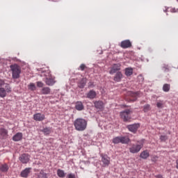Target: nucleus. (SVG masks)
<instances>
[{"label": "nucleus", "mask_w": 178, "mask_h": 178, "mask_svg": "<svg viewBox=\"0 0 178 178\" xmlns=\"http://www.w3.org/2000/svg\"><path fill=\"white\" fill-rule=\"evenodd\" d=\"M12 92V88L10 85L6 83L4 80L0 79V97L1 98H5L7 94Z\"/></svg>", "instance_id": "obj_1"}, {"label": "nucleus", "mask_w": 178, "mask_h": 178, "mask_svg": "<svg viewBox=\"0 0 178 178\" xmlns=\"http://www.w3.org/2000/svg\"><path fill=\"white\" fill-rule=\"evenodd\" d=\"M74 126L77 131H84L87 129V120L84 118H77L74 122Z\"/></svg>", "instance_id": "obj_2"}, {"label": "nucleus", "mask_w": 178, "mask_h": 178, "mask_svg": "<svg viewBox=\"0 0 178 178\" xmlns=\"http://www.w3.org/2000/svg\"><path fill=\"white\" fill-rule=\"evenodd\" d=\"M10 69L12 72V77L14 79L20 78V73H22V68L17 64L10 65Z\"/></svg>", "instance_id": "obj_3"}, {"label": "nucleus", "mask_w": 178, "mask_h": 178, "mask_svg": "<svg viewBox=\"0 0 178 178\" xmlns=\"http://www.w3.org/2000/svg\"><path fill=\"white\" fill-rule=\"evenodd\" d=\"M130 113H133V111L130 109H127L120 113V116L123 119L124 122H129L131 118L130 117Z\"/></svg>", "instance_id": "obj_4"}, {"label": "nucleus", "mask_w": 178, "mask_h": 178, "mask_svg": "<svg viewBox=\"0 0 178 178\" xmlns=\"http://www.w3.org/2000/svg\"><path fill=\"white\" fill-rule=\"evenodd\" d=\"M144 145L143 144L140 145H132L131 147H129V152L131 154H137L141 151V148H143Z\"/></svg>", "instance_id": "obj_5"}, {"label": "nucleus", "mask_w": 178, "mask_h": 178, "mask_svg": "<svg viewBox=\"0 0 178 178\" xmlns=\"http://www.w3.org/2000/svg\"><path fill=\"white\" fill-rule=\"evenodd\" d=\"M102 162L103 163L104 168L109 166L111 164V158L106 154H101Z\"/></svg>", "instance_id": "obj_6"}, {"label": "nucleus", "mask_w": 178, "mask_h": 178, "mask_svg": "<svg viewBox=\"0 0 178 178\" xmlns=\"http://www.w3.org/2000/svg\"><path fill=\"white\" fill-rule=\"evenodd\" d=\"M127 129L131 133L136 134L137 133V130L140 129V124H129L127 126Z\"/></svg>", "instance_id": "obj_7"}, {"label": "nucleus", "mask_w": 178, "mask_h": 178, "mask_svg": "<svg viewBox=\"0 0 178 178\" xmlns=\"http://www.w3.org/2000/svg\"><path fill=\"white\" fill-rule=\"evenodd\" d=\"M127 95L130 96V99H129L130 102H134V101H137V97L140 95V92H128Z\"/></svg>", "instance_id": "obj_8"}, {"label": "nucleus", "mask_w": 178, "mask_h": 178, "mask_svg": "<svg viewBox=\"0 0 178 178\" xmlns=\"http://www.w3.org/2000/svg\"><path fill=\"white\" fill-rule=\"evenodd\" d=\"M122 65L120 64H114L111 67V70L109 71L110 74H115V73H118V72H120V67Z\"/></svg>", "instance_id": "obj_9"}, {"label": "nucleus", "mask_w": 178, "mask_h": 178, "mask_svg": "<svg viewBox=\"0 0 178 178\" xmlns=\"http://www.w3.org/2000/svg\"><path fill=\"white\" fill-rule=\"evenodd\" d=\"M120 46L123 49H127V48H131V42H130L129 40H123L121 42Z\"/></svg>", "instance_id": "obj_10"}, {"label": "nucleus", "mask_w": 178, "mask_h": 178, "mask_svg": "<svg viewBox=\"0 0 178 178\" xmlns=\"http://www.w3.org/2000/svg\"><path fill=\"white\" fill-rule=\"evenodd\" d=\"M19 159L22 163H29V161H30V155L23 154L19 157Z\"/></svg>", "instance_id": "obj_11"}, {"label": "nucleus", "mask_w": 178, "mask_h": 178, "mask_svg": "<svg viewBox=\"0 0 178 178\" xmlns=\"http://www.w3.org/2000/svg\"><path fill=\"white\" fill-rule=\"evenodd\" d=\"M33 119L36 122H42V120H45V115L40 113H35L33 115Z\"/></svg>", "instance_id": "obj_12"}, {"label": "nucleus", "mask_w": 178, "mask_h": 178, "mask_svg": "<svg viewBox=\"0 0 178 178\" xmlns=\"http://www.w3.org/2000/svg\"><path fill=\"white\" fill-rule=\"evenodd\" d=\"M0 138L1 140H6L8 138V131L5 128H0Z\"/></svg>", "instance_id": "obj_13"}, {"label": "nucleus", "mask_w": 178, "mask_h": 178, "mask_svg": "<svg viewBox=\"0 0 178 178\" xmlns=\"http://www.w3.org/2000/svg\"><path fill=\"white\" fill-rule=\"evenodd\" d=\"M30 172H31V168H26L24 170L21 172V177L27 178L29 177V175H30Z\"/></svg>", "instance_id": "obj_14"}, {"label": "nucleus", "mask_w": 178, "mask_h": 178, "mask_svg": "<svg viewBox=\"0 0 178 178\" xmlns=\"http://www.w3.org/2000/svg\"><path fill=\"white\" fill-rule=\"evenodd\" d=\"M122 79H123V74H122V72H118L114 76L113 80L114 81L119 83L120 81H122Z\"/></svg>", "instance_id": "obj_15"}, {"label": "nucleus", "mask_w": 178, "mask_h": 178, "mask_svg": "<svg viewBox=\"0 0 178 178\" xmlns=\"http://www.w3.org/2000/svg\"><path fill=\"white\" fill-rule=\"evenodd\" d=\"M94 105L97 109H99L101 111H104V102L101 101L95 102Z\"/></svg>", "instance_id": "obj_16"}, {"label": "nucleus", "mask_w": 178, "mask_h": 178, "mask_svg": "<svg viewBox=\"0 0 178 178\" xmlns=\"http://www.w3.org/2000/svg\"><path fill=\"white\" fill-rule=\"evenodd\" d=\"M97 97V92L91 90H90L87 94V98H89V99H94Z\"/></svg>", "instance_id": "obj_17"}, {"label": "nucleus", "mask_w": 178, "mask_h": 178, "mask_svg": "<svg viewBox=\"0 0 178 178\" xmlns=\"http://www.w3.org/2000/svg\"><path fill=\"white\" fill-rule=\"evenodd\" d=\"M41 94L43 95H48L51 94V88L49 87H43L40 90Z\"/></svg>", "instance_id": "obj_18"}, {"label": "nucleus", "mask_w": 178, "mask_h": 178, "mask_svg": "<svg viewBox=\"0 0 178 178\" xmlns=\"http://www.w3.org/2000/svg\"><path fill=\"white\" fill-rule=\"evenodd\" d=\"M22 138H23V134L19 132L17 133L13 137V141H20V140H22Z\"/></svg>", "instance_id": "obj_19"}, {"label": "nucleus", "mask_w": 178, "mask_h": 178, "mask_svg": "<svg viewBox=\"0 0 178 178\" xmlns=\"http://www.w3.org/2000/svg\"><path fill=\"white\" fill-rule=\"evenodd\" d=\"M149 156V152L148 150H144L140 154V158H142V159H147Z\"/></svg>", "instance_id": "obj_20"}, {"label": "nucleus", "mask_w": 178, "mask_h": 178, "mask_svg": "<svg viewBox=\"0 0 178 178\" xmlns=\"http://www.w3.org/2000/svg\"><path fill=\"white\" fill-rule=\"evenodd\" d=\"M45 83L47 86H54L56 81L54 78H46Z\"/></svg>", "instance_id": "obj_21"}, {"label": "nucleus", "mask_w": 178, "mask_h": 178, "mask_svg": "<svg viewBox=\"0 0 178 178\" xmlns=\"http://www.w3.org/2000/svg\"><path fill=\"white\" fill-rule=\"evenodd\" d=\"M86 84H87V78H83L78 83V87L79 88H83V87H86Z\"/></svg>", "instance_id": "obj_22"}, {"label": "nucleus", "mask_w": 178, "mask_h": 178, "mask_svg": "<svg viewBox=\"0 0 178 178\" xmlns=\"http://www.w3.org/2000/svg\"><path fill=\"white\" fill-rule=\"evenodd\" d=\"M75 108L76 111H83V109H84V105H83V102H77L75 104Z\"/></svg>", "instance_id": "obj_23"}, {"label": "nucleus", "mask_w": 178, "mask_h": 178, "mask_svg": "<svg viewBox=\"0 0 178 178\" xmlns=\"http://www.w3.org/2000/svg\"><path fill=\"white\" fill-rule=\"evenodd\" d=\"M0 170L3 172H6L9 170V165L8 164L4 163L0 165Z\"/></svg>", "instance_id": "obj_24"}, {"label": "nucleus", "mask_w": 178, "mask_h": 178, "mask_svg": "<svg viewBox=\"0 0 178 178\" xmlns=\"http://www.w3.org/2000/svg\"><path fill=\"white\" fill-rule=\"evenodd\" d=\"M130 141V138L127 136H120V143L121 144H128Z\"/></svg>", "instance_id": "obj_25"}, {"label": "nucleus", "mask_w": 178, "mask_h": 178, "mask_svg": "<svg viewBox=\"0 0 178 178\" xmlns=\"http://www.w3.org/2000/svg\"><path fill=\"white\" fill-rule=\"evenodd\" d=\"M133 74V68L131 67H127L125 68V76H127V77L131 76Z\"/></svg>", "instance_id": "obj_26"}, {"label": "nucleus", "mask_w": 178, "mask_h": 178, "mask_svg": "<svg viewBox=\"0 0 178 178\" xmlns=\"http://www.w3.org/2000/svg\"><path fill=\"white\" fill-rule=\"evenodd\" d=\"M163 91H164V92H169V91H170V84L165 83L163 86Z\"/></svg>", "instance_id": "obj_27"}, {"label": "nucleus", "mask_w": 178, "mask_h": 178, "mask_svg": "<svg viewBox=\"0 0 178 178\" xmlns=\"http://www.w3.org/2000/svg\"><path fill=\"white\" fill-rule=\"evenodd\" d=\"M165 105V102L163 100H159L156 103V106L159 108L162 109L163 108V106Z\"/></svg>", "instance_id": "obj_28"}, {"label": "nucleus", "mask_w": 178, "mask_h": 178, "mask_svg": "<svg viewBox=\"0 0 178 178\" xmlns=\"http://www.w3.org/2000/svg\"><path fill=\"white\" fill-rule=\"evenodd\" d=\"M57 175L58 177L63 178L65 177V171H63V170L58 169L57 170Z\"/></svg>", "instance_id": "obj_29"}, {"label": "nucleus", "mask_w": 178, "mask_h": 178, "mask_svg": "<svg viewBox=\"0 0 178 178\" xmlns=\"http://www.w3.org/2000/svg\"><path fill=\"white\" fill-rule=\"evenodd\" d=\"M28 88L29 90H31V91H35L37 88L35 87V84L34 83H31L28 86Z\"/></svg>", "instance_id": "obj_30"}, {"label": "nucleus", "mask_w": 178, "mask_h": 178, "mask_svg": "<svg viewBox=\"0 0 178 178\" xmlns=\"http://www.w3.org/2000/svg\"><path fill=\"white\" fill-rule=\"evenodd\" d=\"M149 111H151V105L146 104L143 106V112L147 113V112H149Z\"/></svg>", "instance_id": "obj_31"}, {"label": "nucleus", "mask_w": 178, "mask_h": 178, "mask_svg": "<svg viewBox=\"0 0 178 178\" xmlns=\"http://www.w3.org/2000/svg\"><path fill=\"white\" fill-rule=\"evenodd\" d=\"M42 133L45 134L46 136H48V134H51V129L50 128H44L42 130Z\"/></svg>", "instance_id": "obj_32"}, {"label": "nucleus", "mask_w": 178, "mask_h": 178, "mask_svg": "<svg viewBox=\"0 0 178 178\" xmlns=\"http://www.w3.org/2000/svg\"><path fill=\"white\" fill-rule=\"evenodd\" d=\"M113 144H119L120 143V136H117L113 139Z\"/></svg>", "instance_id": "obj_33"}, {"label": "nucleus", "mask_w": 178, "mask_h": 178, "mask_svg": "<svg viewBox=\"0 0 178 178\" xmlns=\"http://www.w3.org/2000/svg\"><path fill=\"white\" fill-rule=\"evenodd\" d=\"M36 85H37V87H38L39 88H42V87H44V83L41 81L36 82Z\"/></svg>", "instance_id": "obj_34"}, {"label": "nucleus", "mask_w": 178, "mask_h": 178, "mask_svg": "<svg viewBox=\"0 0 178 178\" xmlns=\"http://www.w3.org/2000/svg\"><path fill=\"white\" fill-rule=\"evenodd\" d=\"M84 69H87V66H86V64H81L79 67V70H81L82 72L83 70H84Z\"/></svg>", "instance_id": "obj_35"}, {"label": "nucleus", "mask_w": 178, "mask_h": 178, "mask_svg": "<svg viewBox=\"0 0 178 178\" xmlns=\"http://www.w3.org/2000/svg\"><path fill=\"white\" fill-rule=\"evenodd\" d=\"M158 158L159 157L157 156H152L151 159L152 162H154V163L158 162Z\"/></svg>", "instance_id": "obj_36"}, {"label": "nucleus", "mask_w": 178, "mask_h": 178, "mask_svg": "<svg viewBox=\"0 0 178 178\" xmlns=\"http://www.w3.org/2000/svg\"><path fill=\"white\" fill-rule=\"evenodd\" d=\"M160 140L161 141H166L168 140V136H161Z\"/></svg>", "instance_id": "obj_37"}, {"label": "nucleus", "mask_w": 178, "mask_h": 178, "mask_svg": "<svg viewBox=\"0 0 178 178\" xmlns=\"http://www.w3.org/2000/svg\"><path fill=\"white\" fill-rule=\"evenodd\" d=\"M67 178H76V175H74V174H69Z\"/></svg>", "instance_id": "obj_38"}, {"label": "nucleus", "mask_w": 178, "mask_h": 178, "mask_svg": "<svg viewBox=\"0 0 178 178\" xmlns=\"http://www.w3.org/2000/svg\"><path fill=\"white\" fill-rule=\"evenodd\" d=\"M40 175H43V176H44V177H47V174L44 173V171H41Z\"/></svg>", "instance_id": "obj_39"}, {"label": "nucleus", "mask_w": 178, "mask_h": 178, "mask_svg": "<svg viewBox=\"0 0 178 178\" xmlns=\"http://www.w3.org/2000/svg\"><path fill=\"white\" fill-rule=\"evenodd\" d=\"M138 79H140L142 81L144 80V77H143V75H139Z\"/></svg>", "instance_id": "obj_40"}, {"label": "nucleus", "mask_w": 178, "mask_h": 178, "mask_svg": "<svg viewBox=\"0 0 178 178\" xmlns=\"http://www.w3.org/2000/svg\"><path fill=\"white\" fill-rule=\"evenodd\" d=\"M171 12H172L173 13H176L177 12L176 8H172Z\"/></svg>", "instance_id": "obj_41"}, {"label": "nucleus", "mask_w": 178, "mask_h": 178, "mask_svg": "<svg viewBox=\"0 0 178 178\" xmlns=\"http://www.w3.org/2000/svg\"><path fill=\"white\" fill-rule=\"evenodd\" d=\"M176 168L178 169V159L176 160Z\"/></svg>", "instance_id": "obj_42"}, {"label": "nucleus", "mask_w": 178, "mask_h": 178, "mask_svg": "<svg viewBox=\"0 0 178 178\" xmlns=\"http://www.w3.org/2000/svg\"><path fill=\"white\" fill-rule=\"evenodd\" d=\"M156 178H162V175H156Z\"/></svg>", "instance_id": "obj_43"}, {"label": "nucleus", "mask_w": 178, "mask_h": 178, "mask_svg": "<svg viewBox=\"0 0 178 178\" xmlns=\"http://www.w3.org/2000/svg\"><path fill=\"white\" fill-rule=\"evenodd\" d=\"M91 86H92V82L89 83L88 87H91Z\"/></svg>", "instance_id": "obj_44"}]
</instances>
